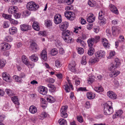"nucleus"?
<instances>
[{
  "label": "nucleus",
  "instance_id": "1",
  "mask_svg": "<svg viewBox=\"0 0 125 125\" xmlns=\"http://www.w3.org/2000/svg\"><path fill=\"white\" fill-rule=\"evenodd\" d=\"M104 111L105 115H109L112 114L113 112L112 103L111 101H108L104 104Z\"/></svg>",
  "mask_w": 125,
  "mask_h": 125
},
{
  "label": "nucleus",
  "instance_id": "2",
  "mask_svg": "<svg viewBox=\"0 0 125 125\" xmlns=\"http://www.w3.org/2000/svg\"><path fill=\"white\" fill-rule=\"evenodd\" d=\"M62 36L64 41L67 43H71L73 42V39L71 37L72 32L68 30L64 31L62 32Z\"/></svg>",
  "mask_w": 125,
  "mask_h": 125
},
{
  "label": "nucleus",
  "instance_id": "3",
  "mask_svg": "<svg viewBox=\"0 0 125 125\" xmlns=\"http://www.w3.org/2000/svg\"><path fill=\"white\" fill-rule=\"evenodd\" d=\"M27 8L30 10L35 11L39 8V5L33 1L28 2L27 5Z\"/></svg>",
  "mask_w": 125,
  "mask_h": 125
},
{
  "label": "nucleus",
  "instance_id": "4",
  "mask_svg": "<svg viewBox=\"0 0 125 125\" xmlns=\"http://www.w3.org/2000/svg\"><path fill=\"white\" fill-rule=\"evenodd\" d=\"M65 16L70 20H73L75 18V14L73 12L67 11L64 13Z\"/></svg>",
  "mask_w": 125,
  "mask_h": 125
},
{
  "label": "nucleus",
  "instance_id": "5",
  "mask_svg": "<svg viewBox=\"0 0 125 125\" xmlns=\"http://www.w3.org/2000/svg\"><path fill=\"white\" fill-rule=\"evenodd\" d=\"M104 12L102 11L99 14L98 19L100 20L99 23L100 25H104L106 23V19L104 18Z\"/></svg>",
  "mask_w": 125,
  "mask_h": 125
},
{
  "label": "nucleus",
  "instance_id": "6",
  "mask_svg": "<svg viewBox=\"0 0 125 125\" xmlns=\"http://www.w3.org/2000/svg\"><path fill=\"white\" fill-rule=\"evenodd\" d=\"M105 54V53L104 51L102 50H100L96 52L95 53V56L97 59H98V60H99V59L104 57V56Z\"/></svg>",
  "mask_w": 125,
  "mask_h": 125
},
{
  "label": "nucleus",
  "instance_id": "7",
  "mask_svg": "<svg viewBox=\"0 0 125 125\" xmlns=\"http://www.w3.org/2000/svg\"><path fill=\"white\" fill-rule=\"evenodd\" d=\"M38 90L40 94L43 95H46L47 93V88L42 86H39L38 88Z\"/></svg>",
  "mask_w": 125,
  "mask_h": 125
},
{
  "label": "nucleus",
  "instance_id": "8",
  "mask_svg": "<svg viewBox=\"0 0 125 125\" xmlns=\"http://www.w3.org/2000/svg\"><path fill=\"white\" fill-rule=\"evenodd\" d=\"M69 25V24L68 22L65 21L59 25V27L60 29L62 31L66 30Z\"/></svg>",
  "mask_w": 125,
  "mask_h": 125
},
{
  "label": "nucleus",
  "instance_id": "9",
  "mask_svg": "<svg viewBox=\"0 0 125 125\" xmlns=\"http://www.w3.org/2000/svg\"><path fill=\"white\" fill-rule=\"evenodd\" d=\"M0 46L1 50L3 51L9 50L10 48V45L6 42L1 43L0 44Z\"/></svg>",
  "mask_w": 125,
  "mask_h": 125
},
{
  "label": "nucleus",
  "instance_id": "10",
  "mask_svg": "<svg viewBox=\"0 0 125 125\" xmlns=\"http://www.w3.org/2000/svg\"><path fill=\"white\" fill-rule=\"evenodd\" d=\"M75 63L73 61L68 65L69 69L72 72L74 73L76 71V68L75 67Z\"/></svg>",
  "mask_w": 125,
  "mask_h": 125
},
{
  "label": "nucleus",
  "instance_id": "11",
  "mask_svg": "<svg viewBox=\"0 0 125 125\" xmlns=\"http://www.w3.org/2000/svg\"><path fill=\"white\" fill-rule=\"evenodd\" d=\"M2 76L3 80L5 81L8 82H10L11 79L8 73L5 72H4L2 73Z\"/></svg>",
  "mask_w": 125,
  "mask_h": 125
},
{
  "label": "nucleus",
  "instance_id": "12",
  "mask_svg": "<svg viewBox=\"0 0 125 125\" xmlns=\"http://www.w3.org/2000/svg\"><path fill=\"white\" fill-rule=\"evenodd\" d=\"M54 21L56 24H58L61 23L62 21L61 16L60 15H56L54 18Z\"/></svg>",
  "mask_w": 125,
  "mask_h": 125
},
{
  "label": "nucleus",
  "instance_id": "13",
  "mask_svg": "<svg viewBox=\"0 0 125 125\" xmlns=\"http://www.w3.org/2000/svg\"><path fill=\"white\" fill-rule=\"evenodd\" d=\"M21 29L23 31H27L31 29V26L29 25L24 24L20 26Z\"/></svg>",
  "mask_w": 125,
  "mask_h": 125
},
{
  "label": "nucleus",
  "instance_id": "14",
  "mask_svg": "<svg viewBox=\"0 0 125 125\" xmlns=\"http://www.w3.org/2000/svg\"><path fill=\"white\" fill-rule=\"evenodd\" d=\"M120 28L118 27H113L112 28V33L114 35L118 34L119 32Z\"/></svg>",
  "mask_w": 125,
  "mask_h": 125
},
{
  "label": "nucleus",
  "instance_id": "15",
  "mask_svg": "<svg viewBox=\"0 0 125 125\" xmlns=\"http://www.w3.org/2000/svg\"><path fill=\"white\" fill-rule=\"evenodd\" d=\"M107 96L111 99H115L117 98L116 94L112 91H109L107 92Z\"/></svg>",
  "mask_w": 125,
  "mask_h": 125
},
{
  "label": "nucleus",
  "instance_id": "16",
  "mask_svg": "<svg viewBox=\"0 0 125 125\" xmlns=\"http://www.w3.org/2000/svg\"><path fill=\"white\" fill-rule=\"evenodd\" d=\"M110 10L112 12L116 14L118 13V11L116 7L114 5L110 4L109 5Z\"/></svg>",
  "mask_w": 125,
  "mask_h": 125
},
{
  "label": "nucleus",
  "instance_id": "17",
  "mask_svg": "<svg viewBox=\"0 0 125 125\" xmlns=\"http://www.w3.org/2000/svg\"><path fill=\"white\" fill-rule=\"evenodd\" d=\"M87 42L89 47L93 48L94 43L95 42L94 38H91L89 39V40H88Z\"/></svg>",
  "mask_w": 125,
  "mask_h": 125
},
{
  "label": "nucleus",
  "instance_id": "18",
  "mask_svg": "<svg viewBox=\"0 0 125 125\" xmlns=\"http://www.w3.org/2000/svg\"><path fill=\"white\" fill-rule=\"evenodd\" d=\"M22 60L23 63L27 65L30 64V62L28 60L27 58L24 55H23L22 57Z\"/></svg>",
  "mask_w": 125,
  "mask_h": 125
},
{
  "label": "nucleus",
  "instance_id": "19",
  "mask_svg": "<svg viewBox=\"0 0 125 125\" xmlns=\"http://www.w3.org/2000/svg\"><path fill=\"white\" fill-rule=\"evenodd\" d=\"M42 58L44 60H46L47 59V52L45 50H43L41 54Z\"/></svg>",
  "mask_w": 125,
  "mask_h": 125
},
{
  "label": "nucleus",
  "instance_id": "20",
  "mask_svg": "<svg viewBox=\"0 0 125 125\" xmlns=\"http://www.w3.org/2000/svg\"><path fill=\"white\" fill-rule=\"evenodd\" d=\"M29 110L30 112L32 114L35 113L37 111V108L34 106H31L29 108Z\"/></svg>",
  "mask_w": 125,
  "mask_h": 125
},
{
  "label": "nucleus",
  "instance_id": "21",
  "mask_svg": "<svg viewBox=\"0 0 125 125\" xmlns=\"http://www.w3.org/2000/svg\"><path fill=\"white\" fill-rule=\"evenodd\" d=\"M102 44L103 46L105 48H108L109 47V44L107 40L105 38L102 39Z\"/></svg>",
  "mask_w": 125,
  "mask_h": 125
},
{
  "label": "nucleus",
  "instance_id": "22",
  "mask_svg": "<svg viewBox=\"0 0 125 125\" xmlns=\"http://www.w3.org/2000/svg\"><path fill=\"white\" fill-rule=\"evenodd\" d=\"M123 113V111L122 110H120L117 111L116 114L113 116V118L115 119L118 117H120V116Z\"/></svg>",
  "mask_w": 125,
  "mask_h": 125
},
{
  "label": "nucleus",
  "instance_id": "23",
  "mask_svg": "<svg viewBox=\"0 0 125 125\" xmlns=\"http://www.w3.org/2000/svg\"><path fill=\"white\" fill-rule=\"evenodd\" d=\"M32 27L33 29L36 31H39L40 30V27L38 25V23L34 21L33 22Z\"/></svg>",
  "mask_w": 125,
  "mask_h": 125
},
{
  "label": "nucleus",
  "instance_id": "24",
  "mask_svg": "<svg viewBox=\"0 0 125 125\" xmlns=\"http://www.w3.org/2000/svg\"><path fill=\"white\" fill-rule=\"evenodd\" d=\"M30 48L32 50L36 52L38 48L37 45L35 42H32L31 44Z\"/></svg>",
  "mask_w": 125,
  "mask_h": 125
},
{
  "label": "nucleus",
  "instance_id": "25",
  "mask_svg": "<svg viewBox=\"0 0 125 125\" xmlns=\"http://www.w3.org/2000/svg\"><path fill=\"white\" fill-rule=\"evenodd\" d=\"M95 19V18L94 16V15L92 14L87 18V21L89 23H91L94 21Z\"/></svg>",
  "mask_w": 125,
  "mask_h": 125
},
{
  "label": "nucleus",
  "instance_id": "26",
  "mask_svg": "<svg viewBox=\"0 0 125 125\" xmlns=\"http://www.w3.org/2000/svg\"><path fill=\"white\" fill-rule=\"evenodd\" d=\"M29 59L32 61L35 62H36L38 60V56L35 55V54H33L29 57Z\"/></svg>",
  "mask_w": 125,
  "mask_h": 125
},
{
  "label": "nucleus",
  "instance_id": "27",
  "mask_svg": "<svg viewBox=\"0 0 125 125\" xmlns=\"http://www.w3.org/2000/svg\"><path fill=\"white\" fill-rule=\"evenodd\" d=\"M95 96V94L92 92H88L87 94V97L89 99H92L94 98Z\"/></svg>",
  "mask_w": 125,
  "mask_h": 125
},
{
  "label": "nucleus",
  "instance_id": "28",
  "mask_svg": "<svg viewBox=\"0 0 125 125\" xmlns=\"http://www.w3.org/2000/svg\"><path fill=\"white\" fill-rule=\"evenodd\" d=\"M45 25L47 28L51 26H52L51 21L49 20H45Z\"/></svg>",
  "mask_w": 125,
  "mask_h": 125
},
{
  "label": "nucleus",
  "instance_id": "29",
  "mask_svg": "<svg viewBox=\"0 0 125 125\" xmlns=\"http://www.w3.org/2000/svg\"><path fill=\"white\" fill-rule=\"evenodd\" d=\"M98 59L95 57L92 58L90 59L89 61L90 64H94L95 63L98 61Z\"/></svg>",
  "mask_w": 125,
  "mask_h": 125
},
{
  "label": "nucleus",
  "instance_id": "30",
  "mask_svg": "<svg viewBox=\"0 0 125 125\" xmlns=\"http://www.w3.org/2000/svg\"><path fill=\"white\" fill-rule=\"evenodd\" d=\"M119 71H115L111 72L110 74V76L111 77H114L118 75L120 73Z\"/></svg>",
  "mask_w": 125,
  "mask_h": 125
},
{
  "label": "nucleus",
  "instance_id": "31",
  "mask_svg": "<svg viewBox=\"0 0 125 125\" xmlns=\"http://www.w3.org/2000/svg\"><path fill=\"white\" fill-rule=\"evenodd\" d=\"M94 76L89 75L87 79L88 83L89 84L93 83L94 80Z\"/></svg>",
  "mask_w": 125,
  "mask_h": 125
},
{
  "label": "nucleus",
  "instance_id": "32",
  "mask_svg": "<svg viewBox=\"0 0 125 125\" xmlns=\"http://www.w3.org/2000/svg\"><path fill=\"white\" fill-rule=\"evenodd\" d=\"M59 124L61 125H67V122L65 119L63 118L60 119L58 121Z\"/></svg>",
  "mask_w": 125,
  "mask_h": 125
},
{
  "label": "nucleus",
  "instance_id": "33",
  "mask_svg": "<svg viewBox=\"0 0 125 125\" xmlns=\"http://www.w3.org/2000/svg\"><path fill=\"white\" fill-rule=\"evenodd\" d=\"M11 100L13 103L19 105L20 104L19 102H18V100L17 97L16 96H14L11 98Z\"/></svg>",
  "mask_w": 125,
  "mask_h": 125
},
{
  "label": "nucleus",
  "instance_id": "34",
  "mask_svg": "<svg viewBox=\"0 0 125 125\" xmlns=\"http://www.w3.org/2000/svg\"><path fill=\"white\" fill-rule=\"evenodd\" d=\"M47 100L48 102L51 103H53L55 102V99L50 95H49L48 96Z\"/></svg>",
  "mask_w": 125,
  "mask_h": 125
},
{
  "label": "nucleus",
  "instance_id": "35",
  "mask_svg": "<svg viewBox=\"0 0 125 125\" xmlns=\"http://www.w3.org/2000/svg\"><path fill=\"white\" fill-rule=\"evenodd\" d=\"M9 31L10 34H13L17 31V29L15 27H12L9 29Z\"/></svg>",
  "mask_w": 125,
  "mask_h": 125
},
{
  "label": "nucleus",
  "instance_id": "36",
  "mask_svg": "<svg viewBox=\"0 0 125 125\" xmlns=\"http://www.w3.org/2000/svg\"><path fill=\"white\" fill-rule=\"evenodd\" d=\"M94 51L93 48L90 47L88 50L87 54L89 55H92L94 54Z\"/></svg>",
  "mask_w": 125,
  "mask_h": 125
},
{
  "label": "nucleus",
  "instance_id": "37",
  "mask_svg": "<svg viewBox=\"0 0 125 125\" xmlns=\"http://www.w3.org/2000/svg\"><path fill=\"white\" fill-rule=\"evenodd\" d=\"M5 92L9 96H11L13 95L14 94V93L13 91L9 89H6L5 90Z\"/></svg>",
  "mask_w": 125,
  "mask_h": 125
},
{
  "label": "nucleus",
  "instance_id": "38",
  "mask_svg": "<svg viewBox=\"0 0 125 125\" xmlns=\"http://www.w3.org/2000/svg\"><path fill=\"white\" fill-rule=\"evenodd\" d=\"M63 88L65 89L66 91L67 92H70V89L67 83H66V84L63 86Z\"/></svg>",
  "mask_w": 125,
  "mask_h": 125
},
{
  "label": "nucleus",
  "instance_id": "39",
  "mask_svg": "<svg viewBox=\"0 0 125 125\" xmlns=\"http://www.w3.org/2000/svg\"><path fill=\"white\" fill-rule=\"evenodd\" d=\"M55 66L57 68H59L62 66V64L60 61L57 60L55 62Z\"/></svg>",
  "mask_w": 125,
  "mask_h": 125
},
{
  "label": "nucleus",
  "instance_id": "40",
  "mask_svg": "<svg viewBox=\"0 0 125 125\" xmlns=\"http://www.w3.org/2000/svg\"><path fill=\"white\" fill-rule=\"evenodd\" d=\"M14 78H15L16 82H21L22 81V80L21 77L15 75L13 76Z\"/></svg>",
  "mask_w": 125,
  "mask_h": 125
},
{
  "label": "nucleus",
  "instance_id": "41",
  "mask_svg": "<svg viewBox=\"0 0 125 125\" xmlns=\"http://www.w3.org/2000/svg\"><path fill=\"white\" fill-rule=\"evenodd\" d=\"M95 91L98 92H102L103 90L102 87H96L94 88Z\"/></svg>",
  "mask_w": 125,
  "mask_h": 125
},
{
  "label": "nucleus",
  "instance_id": "42",
  "mask_svg": "<svg viewBox=\"0 0 125 125\" xmlns=\"http://www.w3.org/2000/svg\"><path fill=\"white\" fill-rule=\"evenodd\" d=\"M6 62L2 60H0V68H3L5 66Z\"/></svg>",
  "mask_w": 125,
  "mask_h": 125
},
{
  "label": "nucleus",
  "instance_id": "43",
  "mask_svg": "<svg viewBox=\"0 0 125 125\" xmlns=\"http://www.w3.org/2000/svg\"><path fill=\"white\" fill-rule=\"evenodd\" d=\"M67 108L68 107L67 106H62L60 110L61 113H62L63 112H66Z\"/></svg>",
  "mask_w": 125,
  "mask_h": 125
},
{
  "label": "nucleus",
  "instance_id": "44",
  "mask_svg": "<svg viewBox=\"0 0 125 125\" xmlns=\"http://www.w3.org/2000/svg\"><path fill=\"white\" fill-rule=\"evenodd\" d=\"M51 53L52 55L54 56L57 54L58 51L56 49L54 48L51 51Z\"/></svg>",
  "mask_w": 125,
  "mask_h": 125
},
{
  "label": "nucleus",
  "instance_id": "45",
  "mask_svg": "<svg viewBox=\"0 0 125 125\" xmlns=\"http://www.w3.org/2000/svg\"><path fill=\"white\" fill-rule=\"evenodd\" d=\"M12 40V38L10 36L6 37L4 39V40L6 42H10Z\"/></svg>",
  "mask_w": 125,
  "mask_h": 125
},
{
  "label": "nucleus",
  "instance_id": "46",
  "mask_svg": "<svg viewBox=\"0 0 125 125\" xmlns=\"http://www.w3.org/2000/svg\"><path fill=\"white\" fill-rule=\"evenodd\" d=\"M2 16L4 18L7 20H10L11 19V15H8L7 14H3Z\"/></svg>",
  "mask_w": 125,
  "mask_h": 125
},
{
  "label": "nucleus",
  "instance_id": "47",
  "mask_svg": "<svg viewBox=\"0 0 125 125\" xmlns=\"http://www.w3.org/2000/svg\"><path fill=\"white\" fill-rule=\"evenodd\" d=\"M77 42L80 43L81 44V45L82 47H84L85 46V44L84 41H83L79 39H77Z\"/></svg>",
  "mask_w": 125,
  "mask_h": 125
},
{
  "label": "nucleus",
  "instance_id": "48",
  "mask_svg": "<svg viewBox=\"0 0 125 125\" xmlns=\"http://www.w3.org/2000/svg\"><path fill=\"white\" fill-rule=\"evenodd\" d=\"M115 68L114 65V64H110L109 67V69L110 71H113L115 69Z\"/></svg>",
  "mask_w": 125,
  "mask_h": 125
},
{
  "label": "nucleus",
  "instance_id": "49",
  "mask_svg": "<svg viewBox=\"0 0 125 125\" xmlns=\"http://www.w3.org/2000/svg\"><path fill=\"white\" fill-rule=\"evenodd\" d=\"M21 15V14L20 13L15 12V13L14 14V16L15 18L17 19L20 17Z\"/></svg>",
  "mask_w": 125,
  "mask_h": 125
},
{
  "label": "nucleus",
  "instance_id": "50",
  "mask_svg": "<svg viewBox=\"0 0 125 125\" xmlns=\"http://www.w3.org/2000/svg\"><path fill=\"white\" fill-rule=\"evenodd\" d=\"M81 63L83 65H85L87 63L86 60V57L85 56H83L81 62Z\"/></svg>",
  "mask_w": 125,
  "mask_h": 125
},
{
  "label": "nucleus",
  "instance_id": "51",
  "mask_svg": "<svg viewBox=\"0 0 125 125\" xmlns=\"http://www.w3.org/2000/svg\"><path fill=\"white\" fill-rule=\"evenodd\" d=\"M78 53L80 54H82L83 53L84 50L83 48L80 47L77 49Z\"/></svg>",
  "mask_w": 125,
  "mask_h": 125
},
{
  "label": "nucleus",
  "instance_id": "52",
  "mask_svg": "<svg viewBox=\"0 0 125 125\" xmlns=\"http://www.w3.org/2000/svg\"><path fill=\"white\" fill-rule=\"evenodd\" d=\"M49 115L47 114L46 112H42L41 115V117L43 118H45L47 117Z\"/></svg>",
  "mask_w": 125,
  "mask_h": 125
},
{
  "label": "nucleus",
  "instance_id": "53",
  "mask_svg": "<svg viewBox=\"0 0 125 125\" xmlns=\"http://www.w3.org/2000/svg\"><path fill=\"white\" fill-rule=\"evenodd\" d=\"M55 43L56 46L57 47H59L61 44V43L60 41L58 40H56L55 41Z\"/></svg>",
  "mask_w": 125,
  "mask_h": 125
},
{
  "label": "nucleus",
  "instance_id": "54",
  "mask_svg": "<svg viewBox=\"0 0 125 125\" xmlns=\"http://www.w3.org/2000/svg\"><path fill=\"white\" fill-rule=\"evenodd\" d=\"M74 1V0H66L65 3L66 4L69 5L72 4Z\"/></svg>",
  "mask_w": 125,
  "mask_h": 125
},
{
  "label": "nucleus",
  "instance_id": "55",
  "mask_svg": "<svg viewBox=\"0 0 125 125\" xmlns=\"http://www.w3.org/2000/svg\"><path fill=\"white\" fill-rule=\"evenodd\" d=\"M115 54V52H110L109 54V56L108 57L109 58H110L113 56H114Z\"/></svg>",
  "mask_w": 125,
  "mask_h": 125
},
{
  "label": "nucleus",
  "instance_id": "56",
  "mask_svg": "<svg viewBox=\"0 0 125 125\" xmlns=\"http://www.w3.org/2000/svg\"><path fill=\"white\" fill-rule=\"evenodd\" d=\"M10 21L11 23L14 24H17L18 23V22L17 21L15 20L12 19H10Z\"/></svg>",
  "mask_w": 125,
  "mask_h": 125
},
{
  "label": "nucleus",
  "instance_id": "57",
  "mask_svg": "<svg viewBox=\"0 0 125 125\" xmlns=\"http://www.w3.org/2000/svg\"><path fill=\"white\" fill-rule=\"evenodd\" d=\"M39 34L43 36H45L46 35V31H40L39 32Z\"/></svg>",
  "mask_w": 125,
  "mask_h": 125
},
{
  "label": "nucleus",
  "instance_id": "58",
  "mask_svg": "<svg viewBox=\"0 0 125 125\" xmlns=\"http://www.w3.org/2000/svg\"><path fill=\"white\" fill-rule=\"evenodd\" d=\"M61 115L62 117L64 118H66L67 117L68 115L66 112L61 113Z\"/></svg>",
  "mask_w": 125,
  "mask_h": 125
},
{
  "label": "nucleus",
  "instance_id": "59",
  "mask_svg": "<svg viewBox=\"0 0 125 125\" xmlns=\"http://www.w3.org/2000/svg\"><path fill=\"white\" fill-rule=\"evenodd\" d=\"M85 104V107L86 108L88 109L91 107V105L89 102L87 101Z\"/></svg>",
  "mask_w": 125,
  "mask_h": 125
},
{
  "label": "nucleus",
  "instance_id": "60",
  "mask_svg": "<svg viewBox=\"0 0 125 125\" xmlns=\"http://www.w3.org/2000/svg\"><path fill=\"white\" fill-rule=\"evenodd\" d=\"M94 39L96 43L100 41V37L99 36H96L94 37Z\"/></svg>",
  "mask_w": 125,
  "mask_h": 125
},
{
  "label": "nucleus",
  "instance_id": "61",
  "mask_svg": "<svg viewBox=\"0 0 125 125\" xmlns=\"http://www.w3.org/2000/svg\"><path fill=\"white\" fill-rule=\"evenodd\" d=\"M47 81L50 83H52L54 82V80L53 78H49L47 80Z\"/></svg>",
  "mask_w": 125,
  "mask_h": 125
},
{
  "label": "nucleus",
  "instance_id": "62",
  "mask_svg": "<svg viewBox=\"0 0 125 125\" xmlns=\"http://www.w3.org/2000/svg\"><path fill=\"white\" fill-rule=\"evenodd\" d=\"M8 11L10 14H13L14 13L13 11V10L12 9L11 6L10 7L8 10Z\"/></svg>",
  "mask_w": 125,
  "mask_h": 125
},
{
  "label": "nucleus",
  "instance_id": "63",
  "mask_svg": "<svg viewBox=\"0 0 125 125\" xmlns=\"http://www.w3.org/2000/svg\"><path fill=\"white\" fill-rule=\"evenodd\" d=\"M86 88L85 87H80L78 89L77 91H86Z\"/></svg>",
  "mask_w": 125,
  "mask_h": 125
},
{
  "label": "nucleus",
  "instance_id": "64",
  "mask_svg": "<svg viewBox=\"0 0 125 125\" xmlns=\"http://www.w3.org/2000/svg\"><path fill=\"white\" fill-rule=\"evenodd\" d=\"M5 118V116L3 115H0V121H3Z\"/></svg>",
  "mask_w": 125,
  "mask_h": 125
}]
</instances>
